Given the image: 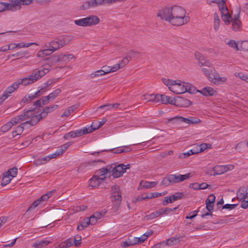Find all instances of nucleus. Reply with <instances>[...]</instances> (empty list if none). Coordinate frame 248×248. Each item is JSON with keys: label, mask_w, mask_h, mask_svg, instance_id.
Returning <instances> with one entry per match:
<instances>
[{"label": "nucleus", "mask_w": 248, "mask_h": 248, "mask_svg": "<svg viewBox=\"0 0 248 248\" xmlns=\"http://www.w3.org/2000/svg\"><path fill=\"white\" fill-rule=\"evenodd\" d=\"M201 68V70L204 75L209 80V77L211 76V75H214V72L216 71L213 67V65L209 67H207V66H203Z\"/></svg>", "instance_id": "23"}, {"label": "nucleus", "mask_w": 248, "mask_h": 248, "mask_svg": "<svg viewBox=\"0 0 248 248\" xmlns=\"http://www.w3.org/2000/svg\"><path fill=\"white\" fill-rule=\"evenodd\" d=\"M72 240L71 239H68L65 241L63 242L61 244L62 248H67L73 246Z\"/></svg>", "instance_id": "53"}, {"label": "nucleus", "mask_w": 248, "mask_h": 248, "mask_svg": "<svg viewBox=\"0 0 248 248\" xmlns=\"http://www.w3.org/2000/svg\"><path fill=\"white\" fill-rule=\"evenodd\" d=\"M214 29L215 30V31H217L219 28L220 21L219 16L217 13L214 14Z\"/></svg>", "instance_id": "43"}, {"label": "nucleus", "mask_w": 248, "mask_h": 248, "mask_svg": "<svg viewBox=\"0 0 248 248\" xmlns=\"http://www.w3.org/2000/svg\"><path fill=\"white\" fill-rule=\"evenodd\" d=\"M66 45L69 44L74 38L73 35H63L62 36Z\"/></svg>", "instance_id": "58"}, {"label": "nucleus", "mask_w": 248, "mask_h": 248, "mask_svg": "<svg viewBox=\"0 0 248 248\" xmlns=\"http://www.w3.org/2000/svg\"><path fill=\"white\" fill-rule=\"evenodd\" d=\"M56 97L55 95H50V93L48 96L42 97L41 99L34 102L33 106L35 107L34 108L41 107L42 105L47 104L50 99L53 100Z\"/></svg>", "instance_id": "12"}, {"label": "nucleus", "mask_w": 248, "mask_h": 248, "mask_svg": "<svg viewBox=\"0 0 248 248\" xmlns=\"http://www.w3.org/2000/svg\"><path fill=\"white\" fill-rule=\"evenodd\" d=\"M112 167L107 166L106 168H102L95 171V176L98 178L99 180L104 181L111 173Z\"/></svg>", "instance_id": "6"}, {"label": "nucleus", "mask_w": 248, "mask_h": 248, "mask_svg": "<svg viewBox=\"0 0 248 248\" xmlns=\"http://www.w3.org/2000/svg\"><path fill=\"white\" fill-rule=\"evenodd\" d=\"M205 96H213L216 93V91L212 87L207 86L203 88L201 91L197 90Z\"/></svg>", "instance_id": "24"}, {"label": "nucleus", "mask_w": 248, "mask_h": 248, "mask_svg": "<svg viewBox=\"0 0 248 248\" xmlns=\"http://www.w3.org/2000/svg\"><path fill=\"white\" fill-rule=\"evenodd\" d=\"M212 2L217 4L219 9L226 7V4L223 0H212Z\"/></svg>", "instance_id": "57"}, {"label": "nucleus", "mask_w": 248, "mask_h": 248, "mask_svg": "<svg viewBox=\"0 0 248 248\" xmlns=\"http://www.w3.org/2000/svg\"><path fill=\"white\" fill-rule=\"evenodd\" d=\"M48 72L49 69L46 67H44L42 69L34 70L32 73V83L36 81Z\"/></svg>", "instance_id": "9"}, {"label": "nucleus", "mask_w": 248, "mask_h": 248, "mask_svg": "<svg viewBox=\"0 0 248 248\" xmlns=\"http://www.w3.org/2000/svg\"><path fill=\"white\" fill-rule=\"evenodd\" d=\"M62 153H63L61 151L60 148L59 147L58 149L57 150V151L54 153H53L51 155H49V156H50V157H51V159L55 158L57 156L62 155Z\"/></svg>", "instance_id": "60"}, {"label": "nucleus", "mask_w": 248, "mask_h": 248, "mask_svg": "<svg viewBox=\"0 0 248 248\" xmlns=\"http://www.w3.org/2000/svg\"><path fill=\"white\" fill-rule=\"evenodd\" d=\"M246 192V190L244 187L240 188L236 193L237 198L240 201L243 199H245V194Z\"/></svg>", "instance_id": "42"}, {"label": "nucleus", "mask_w": 248, "mask_h": 248, "mask_svg": "<svg viewBox=\"0 0 248 248\" xmlns=\"http://www.w3.org/2000/svg\"><path fill=\"white\" fill-rule=\"evenodd\" d=\"M50 243V241L46 240H37L33 244L35 248H43Z\"/></svg>", "instance_id": "28"}, {"label": "nucleus", "mask_w": 248, "mask_h": 248, "mask_svg": "<svg viewBox=\"0 0 248 248\" xmlns=\"http://www.w3.org/2000/svg\"><path fill=\"white\" fill-rule=\"evenodd\" d=\"M216 199V197L212 194L209 195L208 198L206 200V202H208L210 204H214Z\"/></svg>", "instance_id": "62"}, {"label": "nucleus", "mask_w": 248, "mask_h": 248, "mask_svg": "<svg viewBox=\"0 0 248 248\" xmlns=\"http://www.w3.org/2000/svg\"><path fill=\"white\" fill-rule=\"evenodd\" d=\"M226 44L231 47L236 48V50L238 49L237 44H236L235 41L233 40H230L229 41L226 42Z\"/></svg>", "instance_id": "61"}, {"label": "nucleus", "mask_w": 248, "mask_h": 248, "mask_svg": "<svg viewBox=\"0 0 248 248\" xmlns=\"http://www.w3.org/2000/svg\"><path fill=\"white\" fill-rule=\"evenodd\" d=\"M162 81L167 86L170 87L171 84L175 82L174 80H170V79L163 78H162Z\"/></svg>", "instance_id": "63"}, {"label": "nucleus", "mask_w": 248, "mask_h": 248, "mask_svg": "<svg viewBox=\"0 0 248 248\" xmlns=\"http://www.w3.org/2000/svg\"><path fill=\"white\" fill-rule=\"evenodd\" d=\"M52 54L51 50H49L48 48H46L44 46V49L43 50H39L37 54V56L38 57H42L44 58L46 56H48Z\"/></svg>", "instance_id": "33"}, {"label": "nucleus", "mask_w": 248, "mask_h": 248, "mask_svg": "<svg viewBox=\"0 0 248 248\" xmlns=\"http://www.w3.org/2000/svg\"><path fill=\"white\" fill-rule=\"evenodd\" d=\"M184 88L186 89V92H188L190 93H193L196 91L195 87L191 84L184 82Z\"/></svg>", "instance_id": "41"}, {"label": "nucleus", "mask_w": 248, "mask_h": 248, "mask_svg": "<svg viewBox=\"0 0 248 248\" xmlns=\"http://www.w3.org/2000/svg\"><path fill=\"white\" fill-rule=\"evenodd\" d=\"M18 83H16V81L12 84V85L8 87L5 90V92L3 93H6L7 95H9V94H11L13 93L16 90L18 87L17 85Z\"/></svg>", "instance_id": "36"}, {"label": "nucleus", "mask_w": 248, "mask_h": 248, "mask_svg": "<svg viewBox=\"0 0 248 248\" xmlns=\"http://www.w3.org/2000/svg\"><path fill=\"white\" fill-rule=\"evenodd\" d=\"M51 159V157L49 155L45 157H40L34 161V164L37 166L46 163Z\"/></svg>", "instance_id": "32"}, {"label": "nucleus", "mask_w": 248, "mask_h": 248, "mask_svg": "<svg viewBox=\"0 0 248 248\" xmlns=\"http://www.w3.org/2000/svg\"><path fill=\"white\" fill-rule=\"evenodd\" d=\"M53 82H54V81H53L52 80H49L48 81H46V82L45 83V84L46 85L45 87H42L39 90H38L37 92H36L35 93H34V96L33 97V96L32 95V99L34 98V97H35L36 96H38V95H40V94H43L44 92H45V90H44V89L47 87V86H49V85H50L51 84L53 83Z\"/></svg>", "instance_id": "39"}, {"label": "nucleus", "mask_w": 248, "mask_h": 248, "mask_svg": "<svg viewBox=\"0 0 248 248\" xmlns=\"http://www.w3.org/2000/svg\"><path fill=\"white\" fill-rule=\"evenodd\" d=\"M95 130V128H93V125L88 127H83L82 129H78L74 131L76 137H80L84 134H87Z\"/></svg>", "instance_id": "17"}, {"label": "nucleus", "mask_w": 248, "mask_h": 248, "mask_svg": "<svg viewBox=\"0 0 248 248\" xmlns=\"http://www.w3.org/2000/svg\"><path fill=\"white\" fill-rule=\"evenodd\" d=\"M45 47L48 48L49 50H51L53 53L55 51L57 50L60 47L58 43L57 40H53L50 42H48L45 45Z\"/></svg>", "instance_id": "22"}, {"label": "nucleus", "mask_w": 248, "mask_h": 248, "mask_svg": "<svg viewBox=\"0 0 248 248\" xmlns=\"http://www.w3.org/2000/svg\"><path fill=\"white\" fill-rule=\"evenodd\" d=\"M21 117H21L20 115L16 116L10 120V122L14 126L18 123H20L22 122H23Z\"/></svg>", "instance_id": "50"}, {"label": "nucleus", "mask_w": 248, "mask_h": 248, "mask_svg": "<svg viewBox=\"0 0 248 248\" xmlns=\"http://www.w3.org/2000/svg\"><path fill=\"white\" fill-rule=\"evenodd\" d=\"M179 205L173 208H162L158 210L155 211L149 215L145 216V218L146 219H153L160 215L167 214L168 212L173 211L177 209Z\"/></svg>", "instance_id": "2"}, {"label": "nucleus", "mask_w": 248, "mask_h": 248, "mask_svg": "<svg viewBox=\"0 0 248 248\" xmlns=\"http://www.w3.org/2000/svg\"><path fill=\"white\" fill-rule=\"evenodd\" d=\"M227 80L226 77H220L219 74L217 71L214 72V75H211L209 77V81L217 85L226 83Z\"/></svg>", "instance_id": "7"}, {"label": "nucleus", "mask_w": 248, "mask_h": 248, "mask_svg": "<svg viewBox=\"0 0 248 248\" xmlns=\"http://www.w3.org/2000/svg\"><path fill=\"white\" fill-rule=\"evenodd\" d=\"M173 184L171 175H168L166 177H164L160 183V186H167Z\"/></svg>", "instance_id": "35"}, {"label": "nucleus", "mask_w": 248, "mask_h": 248, "mask_svg": "<svg viewBox=\"0 0 248 248\" xmlns=\"http://www.w3.org/2000/svg\"><path fill=\"white\" fill-rule=\"evenodd\" d=\"M87 27L96 25L99 23L100 20L99 18L94 15H91L85 17Z\"/></svg>", "instance_id": "19"}, {"label": "nucleus", "mask_w": 248, "mask_h": 248, "mask_svg": "<svg viewBox=\"0 0 248 248\" xmlns=\"http://www.w3.org/2000/svg\"><path fill=\"white\" fill-rule=\"evenodd\" d=\"M183 196V193L180 192L176 193L175 194L170 196L172 203L175 202V201L182 199Z\"/></svg>", "instance_id": "54"}, {"label": "nucleus", "mask_w": 248, "mask_h": 248, "mask_svg": "<svg viewBox=\"0 0 248 248\" xmlns=\"http://www.w3.org/2000/svg\"><path fill=\"white\" fill-rule=\"evenodd\" d=\"M112 201L115 202L116 206L119 205L122 200L121 193L120 187L117 185H114L111 187Z\"/></svg>", "instance_id": "5"}, {"label": "nucleus", "mask_w": 248, "mask_h": 248, "mask_svg": "<svg viewBox=\"0 0 248 248\" xmlns=\"http://www.w3.org/2000/svg\"><path fill=\"white\" fill-rule=\"evenodd\" d=\"M7 173L9 174V176L12 178H14L16 176L17 173V168L16 167H13L8 170L6 172Z\"/></svg>", "instance_id": "52"}, {"label": "nucleus", "mask_w": 248, "mask_h": 248, "mask_svg": "<svg viewBox=\"0 0 248 248\" xmlns=\"http://www.w3.org/2000/svg\"><path fill=\"white\" fill-rule=\"evenodd\" d=\"M12 178L9 176V174L5 172L1 179V185L2 186H5L10 183L12 180Z\"/></svg>", "instance_id": "38"}, {"label": "nucleus", "mask_w": 248, "mask_h": 248, "mask_svg": "<svg viewBox=\"0 0 248 248\" xmlns=\"http://www.w3.org/2000/svg\"><path fill=\"white\" fill-rule=\"evenodd\" d=\"M240 11L237 15L234 16L232 19V28L233 31H239L241 29V22L239 20Z\"/></svg>", "instance_id": "16"}, {"label": "nucleus", "mask_w": 248, "mask_h": 248, "mask_svg": "<svg viewBox=\"0 0 248 248\" xmlns=\"http://www.w3.org/2000/svg\"><path fill=\"white\" fill-rule=\"evenodd\" d=\"M157 184V182H148L145 181L140 183L142 186L145 188H149L155 187Z\"/></svg>", "instance_id": "45"}, {"label": "nucleus", "mask_w": 248, "mask_h": 248, "mask_svg": "<svg viewBox=\"0 0 248 248\" xmlns=\"http://www.w3.org/2000/svg\"><path fill=\"white\" fill-rule=\"evenodd\" d=\"M11 2L13 11L19 10L21 5H27L31 3V0H9Z\"/></svg>", "instance_id": "8"}, {"label": "nucleus", "mask_w": 248, "mask_h": 248, "mask_svg": "<svg viewBox=\"0 0 248 248\" xmlns=\"http://www.w3.org/2000/svg\"><path fill=\"white\" fill-rule=\"evenodd\" d=\"M186 14L185 9L181 6L174 5L160 10L157 16L173 26H181L189 21V17L186 16Z\"/></svg>", "instance_id": "1"}, {"label": "nucleus", "mask_w": 248, "mask_h": 248, "mask_svg": "<svg viewBox=\"0 0 248 248\" xmlns=\"http://www.w3.org/2000/svg\"><path fill=\"white\" fill-rule=\"evenodd\" d=\"M16 83H18V87H19L20 85L26 86L30 84L31 83V75L26 78L18 79L16 81Z\"/></svg>", "instance_id": "27"}, {"label": "nucleus", "mask_w": 248, "mask_h": 248, "mask_svg": "<svg viewBox=\"0 0 248 248\" xmlns=\"http://www.w3.org/2000/svg\"><path fill=\"white\" fill-rule=\"evenodd\" d=\"M211 145L209 144L202 143L200 145H198V148L200 149L199 151H201V152H203L206 149L211 148Z\"/></svg>", "instance_id": "59"}, {"label": "nucleus", "mask_w": 248, "mask_h": 248, "mask_svg": "<svg viewBox=\"0 0 248 248\" xmlns=\"http://www.w3.org/2000/svg\"><path fill=\"white\" fill-rule=\"evenodd\" d=\"M90 225V220L89 217H86L82 219L79 224L77 226V230L82 231Z\"/></svg>", "instance_id": "31"}, {"label": "nucleus", "mask_w": 248, "mask_h": 248, "mask_svg": "<svg viewBox=\"0 0 248 248\" xmlns=\"http://www.w3.org/2000/svg\"><path fill=\"white\" fill-rule=\"evenodd\" d=\"M170 87H169V90L176 94H181L186 92V89L184 88V82L180 80H174Z\"/></svg>", "instance_id": "4"}, {"label": "nucleus", "mask_w": 248, "mask_h": 248, "mask_svg": "<svg viewBox=\"0 0 248 248\" xmlns=\"http://www.w3.org/2000/svg\"><path fill=\"white\" fill-rule=\"evenodd\" d=\"M177 240H178V238L171 237L170 238L167 239L165 241H163L161 243L157 244L154 247L155 248H159L162 245L172 246L176 243Z\"/></svg>", "instance_id": "25"}, {"label": "nucleus", "mask_w": 248, "mask_h": 248, "mask_svg": "<svg viewBox=\"0 0 248 248\" xmlns=\"http://www.w3.org/2000/svg\"><path fill=\"white\" fill-rule=\"evenodd\" d=\"M32 108V126L37 124V123L42 118L43 116L40 113L39 115H35L34 111L36 108Z\"/></svg>", "instance_id": "30"}, {"label": "nucleus", "mask_w": 248, "mask_h": 248, "mask_svg": "<svg viewBox=\"0 0 248 248\" xmlns=\"http://www.w3.org/2000/svg\"><path fill=\"white\" fill-rule=\"evenodd\" d=\"M74 23H75V24L79 26L87 27L85 17L75 20L74 21Z\"/></svg>", "instance_id": "49"}, {"label": "nucleus", "mask_w": 248, "mask_h": 248, "mask_svg": "<svg viewBox=\"0 0 248 248\" xmlns=\"http://www.w3.org/2000/svg\"><path fill=\"white\" fill-rule=\"evenodd\" d=\"M72 142H68L59 147L62 153L65 152L67 148L72 144Z\"/></svg>", "instance_id": "64"}, {"label": "nucleus", "mask_w": 248, "mask_h": 248, "mask_svg": "<svg viewBox=\"0 0 248 248\" xmlns=\"http://www.w3.org/2000/svg\"><path fill=\"white\" fill-rule=\"evenodd\" d=\"M60 55H53L46 59L47 64L51 66L56 64L60 62H61Z\"/></svg>", "instance_id": "26"}, {"label": "nucleus", "mask_w": 248, "mask_h": 248, "mask_svg": "<svg viewBox=\"0 0 248 248\" xmlns=\"http://www.w3.org/2000/svg\"><path fill=\"white\" fill-rule=\"evenodd\" d=\"M219 10L222 14L221 17L223 21H224L226 24H229L231 21H232V17L229 15L227 7L220 9Z\"/></svg>", "instance_id": "18"}, {"label": "nucleus", "mask_w": 248, "mask_h": 248, "mask_svg": "<svg viewBox=\"0 0 248 248\" xmlns=\"http://www.w3.org/2000/svg\"><path fill=\"white\" fill-rule=\"evenodd\" d=\"M130 165H124L121 164L114 167H112L111 175L114 178H118L123 175L126 171V169L130 168Z\"/></svg>", "instance_id": "3"}, {"label": "nucleus", "mask_w": 248, "mask_h": 248, "mask_svg": "<svg viewBox=\"0 0 248 248\" xmlns=\"http://www.w3.org/2000/svg\"><path fill=\"white\" fill-rule=\"evenodd\" d=\"M5 11H13L11 2L6 3L0 2V12Z\"/></svg>", "instance_id": "34"}, {"label": "nucleus", "mask_w": 248, "mask_h": 248, "mask_svg": "<svg viewBox=\"0 0 248 248\" xmlns=\"http://www.w3.org/2000/svg\"><path fill=\"white\" fill-rule=\"evenodd\" d=\"M102 181L99 180L98 177L94 175L90 180V185L92 187H96L99 185Z\"/></svg>", "instance_id": "40"}, {"label": "nucleus", "mask_w": 248, "mask_h": 248, "mask_svg": "<svg viewBox=\"0 0 248 248\" xmlns=\"http://www.w3.org/2000/svg\"><path fill=\"white\" fill-rule=\"evenodd\" d=\"M131 60V57L130 56H127L124 57L120 62L118 63V64L120 67V68H123L126 65H127Z\"/></svg>", "instance_id": "46"}, {"label": "nucleus", "mask_w": 248, "mask_h": 248, "mask_svg": "<svg viewBox=\"0 0 248 248\" xmlns=\"http://www.w3.org/2000/svg\"><path fill=\"white\" fill-rule=\"evenodd\" d=\"M195 56L198 61V64L200 67H202L203 66L209 67L212 66V63L210 62L208 60L205 59L204 56L202 55L200 53H196Z\"/></svg>", "instance_id": "13"}, {"label": "nucleus", "mask_w": 248, "mask_h": 248, "mask_svg": "<svg viewBox=\"0 0 248 248\" xmlns=\"http://www.w3.org/2000/svg\"><path fill=\"white\" fill-rule=\"evenodd\" d=\"M78 107L77 104L71 106L67 108L64 112L61 115V117H67L69 116L71 113L75 111Z\"/></svg>", "instance_id": "29"}, {"label": "nucleus", "mask_w": 248, "mask_h": 248, "mask_svg": "<svg viewBox=\"0 0 248 248\" xmlns=\"http://www.w3.org/2000/svg\"><path fill=\"white\" fill-rule=\"evenodd\" d=\"M23 121H31V110H28L24 114L20 115Z\"/></svg>", "instance_id": "47"}, {"label": "nucleus", "mask_w": 248, "mask_h": 248, "mask_svg": "<svg viewBox=\"0 0 248 248\" xmlns=\"http://www.w3.org/2000/svg\"><path fill=\"white\" fill-rule=\"evenodd\" d=\"M72 240L73 245L78 247L81 244V237L80 236L76 235L74 238H70Z\"/></svg>", "instance_id": "48"}, {"label": "nucleus", "mask_w": 248, "mask_h": 248, "mask_svg": "<svg viewBox=\"0 0 248 248\" xmlns=\"http://www.w3.org/2000/svg\"><path fill=\"white\" fill-rule=\"evenodd\" d=\"M172 178L173 183H178L180 182L183 181L185 180L188 179L189 177H191L192 175L191 173H186L184 175L182 174H170Z\"/></svg>", "instance_id": "14"}, {"label": "nucleus", "mask_w": 248, "mask_h": 248, "mask_svg": "<svg viewBox=\"0 0 248 248\" xmlns=\"http://www.w3.org/2000/svg\"><path fill=\"white\" fill-rule=\"evenodd\" d=\"M13 126V125L11 124V123L9 122L1 126V131L2 132H6L10 129Z\"/></svg>", "instance_id": "55"}, {"label": "nucleus", "mask_w": 248, "mask_h": 248, "mask_svg": "<svg viewBox=\"0 0 248 248\" xmlns=\"http://www.w3.org/2000/svg\"><path fill=\"white\" fill-rule=\"evenodd\" d=\"M27 125L30 127L31 125V121H27L24 123H22L20 125L18 126L16 130L12 132V135L13 137H15L16 135H20L24 128H27Z\"/></svg>", "instance_id": "15"}, {"label": "nucleus", "mask_w": 248, "mask_h": 248, "mask_svg": "<svg viewBox=\"0 0 248 248\" xmlns=\"http://www.w3.org/2000/svg\"><path fill=\"white\" fill-rule=\"evenodd\" d=\"M103 75H104L101 69H100V70L96 71L91 73L89 75H88V78H89V79H92L96 77H99L100 76H103Z\"/></svg>", "instance_id": "51"}, {"label": "nucleus", "mask_w": 248, "mask_h": 248, "mask_svg": "<svg viewBox=\"0 0 248 248\" xmlns=\"http://www.w3.org/2000/svg\"><path fill=\"white\" fill-rule=\"evenodd\" d=\"M100 5H103L102 0H90L83 3L82 6V9L85 10L95 8Z\"/></svg>", "instance_id": "11"}, {"label": "nucleus", "mask_w": 248, "mask_h": 248, "mask_svg": "<svg viewBox=\"0 0 248 248\" xmlns=\"http://www.w3.org/2000/svg\"><path fill=\"white\" fill-rule=\"evenodd\" d=\"M120 104L119 103L113 104H106L101 106L99 108L101 109L104 108L105 107H108V109H110L112 108H118Z\"/></svg>", "instance_id": "56"}, {"label": "nucleus", "mask_w": 248, "mask_h": 248, "mask_svg": "<svg viewBox=\"0 0 248 248\" xmlns=\"http://www.w3.org/2000/svg\"><path fill=\"white\" fill-rule=\"evenodd\" d=\"M58 107V105H53L49 107L46 108L45 109L42 111L41 115L43 116L44 117H45L47 113L51 112L56 109Z\"/></svg>", "instance_id": "37"}, {"label": "nucleus", "mask_w": 248, "mask_h": 248, "mask_svg": "<svg viewBox=\"0 0 248 248\" xmlns=\"http://www.w3.org/2000/svg\"><path fill=\"white\" fill-rule=\"evenodd\" d=\"M234 168L232 165H217L214 168L215 175L222 174L229 170H232Z\"/></svg>", "instance_id": "10"}, {"label": "nucleus", "mask_w": 248, "mask_h": 248, "mask_svg": "<svg viewBox=\"0 0 248 248\" xmlns=\"http://www.w3.org/2000/svg\"><path fill=\"white\" fill-rule=\"evenodd\" d=\"M141 98L147 102H152L154 104L158 103V94H145L142 95Z\"/></svg>", "instance_id": "20"}, {"label": "nucleus", "mask_w": 248, "mask_h": 248, "mask_svg": "<svg viewBox=\"0 0 248 248\" xmlns=\"http://www.w3.org/2000/svg\"><path fill=\"white\" fill-rule=\"evenodd\" d=\"M161 101L163 104H174L175 100L174 98L165 95L158 94V103Z\"/></svg>", "instance_id": "21"}, {"label": "nucleus", "mask_w": 248, "mask_h": 248, "mask_svg": "<svg viewBox=\"0 0 248 248\" xmlns=\"http://www.w3.org/2000/svg\"><path fill=\"white\" fill-rule=\"evenodd\" d=\"M61 62H67L74 58H75L74 56L72 54H67V55H60Z\"/></svg>", "instance_id": "44"}]
</instances>
